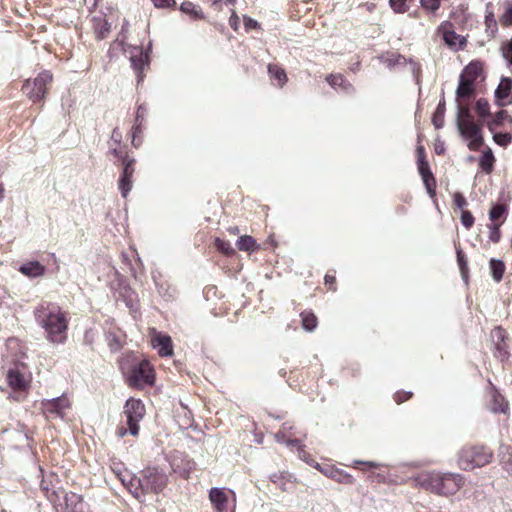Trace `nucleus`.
I'll use <instances>...</instances> for the list:
<instances>
[{
    "label": "nucleus",
    "mask_w": 512,
    "mask_h": 512,
    "mask_svg": "<svg viewBox=\"0 0 512 512\" xmlns=\"http://www.w3.org/2000/svg\"><path fill=\"white\" fill-rule=\"evenodd\" d=\"M36 324L43 329L45 339L56 345H63L68 338L69 319L61 307L54 302L41 301L33 309Z\"/></svg>",
    "instance_id": "1"
},
{
    "label": "nucleus",
    "mask_w": 512,
    "mask_h": 512,
    "mask_svg": "<svg viewBox=\"0 0 512 512\" xmlns=\"http://www.w3.org/2000/svg\"><path fill=\"white\" fill-rule=\"evenodd\" d=\"M168 483V475L159 467H146L140 471L139 476H130L128 490L140 502L144 501L146 494H159Z\"/></svg>",
    "instance_id": "2"
},
{
    "label": "nucleus",
    "mask_w": 512,
    "mask_h": 512,
    "mask_svg": "<svg viewBox=\"0 0 512 512\" xmlns=\"http://www.w3.org/2000/svg\"><path fill=\"white\" fill-rule=\"evenodd\" d=\"M421 487L437 495H454L464 485L465 479L459 473L430 472L418 478Z\"/></svg>",
    "instance_id": "3"
},
{
    "label": "nucleus",
    "mask_w": 512,
    "mask_h": 512,
    "mask_svg": "<svg viewBox=\"0 0 512 512\" xmlns=\"http://www.w3.org/2000/svg\"><path fill=\"white\" fill-rule=\"evenodd\" d=\"M493 452L483 445L464 446L458 454V465L462 470L471 471L491 462Z\"/></svg>",
    "instance_id": "4"
},
{
    "label": "nucleus",
    "mask_w": 512,
    "mask_h": 512,
    "mask_svg": "<svg viewBox=\"0 0 512 512\" xmlns=\"http://www.w3.org/2000/svg\"><path fill=\"white\" fill-rule=\"evenodd\" d=\"M483 72V64L479 60L471 61L459 76V83L456 89V99L464 100L475 96V82Z\"/></svg>",
    "instance_id": "5"
},
{
    "label": "nucleus",
    "mask_w": 512,
    "mask_h": 512,
    "mask_svg": "<svg viewBox=\"0 0 512 512\" xmlns=\"http://www.w3.org/2000/svg\"><path fill=\"white\" fill-rule=\"evenodd\" d=\"M145 405L140 399L129 398L126 400L124 405V414L126 416V422L128 428L124 427L117 428V435L123 437L127 433L132 436L139 434V423L145 416Z\"/></svg>",
    "instance_id": "6"
},
{
    "label": "nucleus",
    "mask_w": 512,
    "mask_h": 512,
    "mask_svg": "<svg viewBox=\"0 0 512 512\" xmlns=\"http://www.w3.org/2000/svg\"><path fill=\"white\" fill-rule=\"evenodd\" d=\"M110 288L116 300L123 301L130 311H138V295L131 288L125 276L115 271L113 279L110 282Z\"/></svg>",
    "instance_id": "7"
},
{
    "label": "nucleus",
    "mask_w": 512,
    "mask_h": 512,
    "mask_svg": "<svg viewBox=\"0 0 512 512\" xmlns=\"http://www.w3.org/2000/svg\"><path fill=\"white\" fill-rule=\"evenodd\" d=\"M124 379L129 387L143 389L154 384V369L147 359H142Z\"/></svg>",
    "instance_id": "8"
},
{
    "label": "nucleus",
    "mask_w": 512,
    "mask_h": 512,
    "mask_svg": "<svg viewBox=\"0 0 512 512\" xmlns=\"http://www.w3.org/2000/svg\"><path fill=\"white\" fill-rule=\"evenodd\" d=\"M152 42H149L146 49L142 46L128 45L125 54L129 55V60L133 71L136 73L137 82L140 83L144 79V70L150 65V52Z\"/></svg>",
    "instance_id": "9"
},
{
    "label": "nucleus",
    "mask_w": 512,
    "mask_h": 512,
    "mask_svg": "<svg viewBox=\"0 0 512 512\" xmlns=\"http://www.w3.org/2000/svg\"><path fill=\"white\" fill-rule=\"evenodd\" d=\"M52 73L48 70L40 72L33 80H26L22 86L23 92L33 102L44 99L47 85L52 81Z\"/></svg>",
    "instance_id": "10"
},
{
    "label": "nucleus",
    "mask_w": 512,
    "mask_h": 512,
    "mask_svg": "<svg viewBox=\"0 0 512 512\" xmlns=\"http://www.w3.org/2000/svg\"><path fill=\"white\" fill-rule=\"evenodd\" d=\"M460 135L469 141L468 148L470 150H478L483 144L482 126L479 123H469L468 125H458Z\"/></svg>",
    "instance_id": "11"
},
{
    "label": "nucleus",
    "mask_w": 512,
    "mask_h": 512,
    "mask_svg": "<svg viewBox=\"0 0 512 512\" xmlns=\"http://www.w3.org/2000/svg\"><path fill=\"white\" fill-rule=\"evenodd\" d=\"M315 468L319 470L326 477L341 483V484H349L352 485L355 483V478L348 472L337 468L330 464H319L315 463Z\"/></svg>",
    "instance_id": "12"
},
{
    "label": "nucleus",
    "mask_w": 512,
    "mask_h": 512,
    "mask_svg": "<svg viewBox=\"0 0 512 512\" xmlns=\"http://www.w3.org/2000/svg\"><path fill=\"white\" fill-rule=\"evenodd\" d=\"M118 179V189L123 198H126L132 190V178L135 172V159L126 160Z\"/></svg>",
    "instance_id": "13"
},
{
    "label": "nucleus",
    "mask_w": 512,
    "mask_h": 512,
    "mask_svg": "<svg viewBox=\"0 0 512 512\" xmlns=\"http://www.w3.org/2000/svg\"><path fill=\"white\" fill-rule=\"evenodd\" d=\"M495 104L499 107L512 104V78L503 76L494 92Z\"/></svg>",
    "instance_id": "14"
},
{
    "label": "nucleus",
    "mask_w": 512,
    "mask_h": 512,
    "mask_svg": "<svg viewBox=\"0 0 512 512\" xmlns=\"http://www.w3.org/2000/svg\"><path fill=\"white\" fill-rule=\"evenodd\" d=\"M152 279L154 281V284L157 288L158 294L165 300V301H173L178 296V291L175 286H173L169 281L163 278L161 273L159 272H153L152 273Z\"/></svg>",
    "instance_id": "15"
},
{
    "label": "nucleus",
    "mask_w": 512,
    "mask_h": 512,
    "mask_svg": "<svg viewBox=\"0 0 512 512\" xmlns=\"http://www.w3.org/2000/svg\"><path fill=\"white\" fill-rule=\"evenodd\" d=\"M43 411L47 416L64 417V410L69 406V401L64 396L46 400L42 403Z\"/></svg>",
    "instance_id": "16"
},
{
    "label": "nucleus",
    "mask_w": 512,
    "mask_h": 512,
    "mask_svg": "<svg viewBox=\"0 0 512 512\" xmlns=\"http://www.w3.org/2000/svg\"><path fill=\"white\" fill-rule=\"evenodd\" d=\"M418 172L423 180L427 194L433 198L436 195V179L428 161L417 162Z\"/></svg>",
    "instance_id": "17"
},
{
    "label": "nucleus",
    "mask_w": 512,
    "mask_h": 512,
    "mask_svg": "<svg viewBox=\"0 0 512 512\" xmlns=\"http://www.w3.org/2000/svg\"><path fill=\"white\" fill-rule=\"evenodd\" d=\"M152 346L161 357H170L174 353L172 339L166 334L157 333L152 339Z\"/></svg>",
    "instance_id": "18"
},
{
    "label": "nucleus",
    "mask_w": 512,
    "mask_h": 512,
    "mask_svg": "<svg viewBox=\"0 0 512 512\" xmlns=\"http://www.w3.org/2000/svg\"><path fill=\"white\" fill-rule=\"evenodd\" d=\"M141 360L136 353L133 351H127L122 354V356L118 360L119 369L125 377L129 372L132 371L134 367L141 363Z\"/></svg>",
    "instance_id": "19"
},
{
    "label": "nucleus",
    "mask_w": 512,
    "mask_h": 512,
    "mask_svg": "<svg viewBox=\"0 0 512 512\" xmlns=\"http://www.w3.org/2000/svg\"><path fill=\"white\" fill-rule=\"evenodd\" d=\"M496 333H497L498 340L494 344L495 348H494L493 354H494V357L497 358L499 361L505 362L508 360V358L510 356V353L508 351V346L504 341L505 331L501 327H498L496 329Z\"/></svg>",
    "instance_id": "20"
},
{
    "label": "nucleus",
    "mask_w": 512,
    "mask_h": 512,
    "mask_svg": "<svg viewBox=\"0 0 512 512\" xmlns=\"http://www.w3.org/2000/svg\"><path fill=\"white\" fill-rule=\"evenodd\" d=\"M328 84L336 90H340L346 94L355 92L354 86L341 74H330L326 77Z\"/></svg>",
    "instance_id": "21"
},
{
    "label": "nucleus",
    "mask_w": 512,
    "mask_h": 512,
    "mask_svg": "<svg viewBox=\"0 0 512 512\" xmlns=\"http://www.w3.org/2000/svg\"><path fill=\"white\" fill-rule=\"evenodd\" d=\"M209 499L218 512L226 511L228 498L222 488H211L209 491Z\"/></svg>",
    "instance_id": "22"
},
{
    "label": "nucleus",
    "mask_w": 512,
    "mask_h": 512,
    "mask_svg": "<svg viewBox=\"0 0 512 512\" xmlns=\"http://www.w3.org/2000/svg\"><path fill=\"white\" fill-rule=\"evenodd\" d=\"M19 272L29 278H37L45 274L46 267L39 261H29L19 267Z\"/></svg>",
    "instance_id": "23"
},
{
    "label": "nucleus",
    "mask_w": 512,
    "mask_h": 512,
    "mask_svg": "<svg viewBox=\"0 0 512 512\" xmlns=\"http://www.w3.org/2000/svg\"><path fill=\"white\" fill-rule=\"evenodd\" d=\"M443 40L445 44L454 51L464 49L466 46V39L457 34L454 30H448L443 33Z\"/></svg>",
    "instance_id": "24"
},
{
    "label": "nucleus",
    "mask_w": 512,
    "mask_h": 512,
    "mask_svg": "<svg viewBox=\"0 0 512 512\" xmlns=\"http://www.w3.org/2000/svg\"><path fill=\"white\" fill-rule=\"evenodd\" d=\"M7 382L13 390L22 391L27 387V383L23 374L17 369L8 370Z\"/></svg>",
    "instance_id": "25"
},
{
    "label": "nucleus",
    "mask_w": 512,
    "mask_h": 512,
    "mask_svg": "<svg viewBox=\"0 0 512 512\" xmlns=\"http://www.w3.org/2000/svg\"><path fill=\"white\" fill-rule=\"evenodd\" d=\"M64 502L67 512H83V498L81 495L70 492L65 493Z\"/></svg>",
    "instance_id": "26"
},
{
    "label": "nucleus",
    "mask_w": 512,
    "mask_h": 512,
    "mask_svg": "<svg viewBox=\"0 0 512 512\" xmlns=\"http://www.w3.org/2000/svg\"><path fill=\"white\" fill-rule=\"evenodd\" d=\"M505 122L512 125V116L509 115L508 111L501 109L496 112L491 121L487 123L489 131L494 132L497 128L503 126Z\"/></svg>",
    "instance_id": "27"
},
{
    "label": "nucleus",
    "mask_w": 512,
    "mask_h": 512,
    "mask_svg": "<svg viewBox=\"0 0 512 512\" xmlns=\"http://www.w3.org/2000/svg\"><path fill=\"white\" fill-rule=\"evenodd\" d=\"M445 111L446 103L444 98V91H442V97L432 116V123L436 129H441L444 126Z\"/></svg>",
    "instance_id": "28"
},
{
    "label": "nucleus",
    "mask_w": 512,
    "mask_h": 512,
    "mask_svg": "<svg viewBox=\"0 0 512 512\" xmlns=\"http://www.w3.org/2000/svg\"><path fill=\"white\" fill-rule=\"evenodd\" d=\"M146 114H147V106L145 104H140L136 110L134 124L131 129L132 132L143 133V131L145 129L144 124H145Z\"/></svg>",
    "instance_id": "29"
},
{
    "label": "nucleus",
    "mask_w": 512,
    "mask_h": 512,
    "mask_svg": "<svg viewBox=\"0 0 512 512\" xmlns=\"http://www.w3.org/2000/svg\"><path fill=\"white\" fill-rule=\"evenodd\" d=\"M495 157L490 148L482 153L479 158V166L483 172L490 174L494 168Z\"/></svg>",
    "instance_id": "30"
},
{
    "label": "nucleus",
    "mask_w": 512,
    "mask_h": 512,
    "mask_svg": "<svg viewBox=\"0 0 512 512\" xmlns=\"http://www.w3.org/2000/svg\"><path fill=\"white\" fill-rule=\"evenodd\" d=\"M268 73L273 81L277 82L279 87H282L287 82V75L279 65L269 64Z\"/></svg>",
    "instance_id": "31"
},
{
    "label": "nucleus",
    "mask_w": 512,
    "mask_h": 512,
    "mask_svg": "<svg viewBox=\"0 0 512 512\" xmlns=\"http://www.w3.org/2000/svg\"><path fill=\"white\" fill-rule=\"evenodd\" d=\"M492 278L495 282L499 283L505 272V263L501 259L492 258L489 262Z\"/></svg>",
    "instance_id": "32"
},
{
    "label": "nucleus",
    "mask_w": 512,
    "mask_h": 512,
    "mask_svg": "<svg viewBox=\"0 0 512 512\" xmlns=\"http://www.w3.org/2000/svg\"><path fill=\"white\" fill-rule=\"evenodd\" d=\"M456 123L458 125H468L474 123L471 110L467 105H458L456 113Z\"/></svg>",
    "instance_id": "33"
},
{
    "label": "nucleus",
    "mask_w": 512,
    "mask_h": 512,
    "mask_svg": "<svg viewBox=\"0 0 512 512\" xmlns=\"http://www.w3.org/2000/svg\"><path fill=\"white\" fill-rule=\"evenodd\" d=\"M508 214V207L505 204L495 203L489 210V219L492 223H499L498 220L506 218Z\"/></svg>",
    "instance_id": "34"
},
{
    "label": "nucleus",
    "mask_w": 512,
    "mask_h": 512,
    "mask_svg": "<svg viewBox=\"0 0 512 512\" xmlns=\"http://www.w3.org/2000/svg\"><path fill=\"white\" fill-rule=\"evenodd\" d=\"M302 327L305 331L312 332L316 329L318 320L312 311H303L300 314Z\"/></svg>",
    "instance_id": "35"
},
{
    "label": "nucleus",
    "mask_w": 512,
    "mask_h": 512,
    "mask_svg": "<svg viewBox=\"0 0 512 512\" xmlns=\"http://www.w3.org/2000/svg\"><path fill=\"white\" fill-rule=\"evenodd\" d=\"M236 246L240 251L250 252L258 248L256 240L249 235L240 236L236 241Z\"/></svg>",
    "instance_id": "36"
},
{
    "label": "nucleus",
    "mask_w": 512,
    "mask_h": 512,
    "mask_svg": "<svg viewBox=\"0 0 512 512\" xmlns=\"http://www.w3.org/2000/svg\"><path fill=\"white\" fill-rule=\"evenodd\" d=\"M180 10L183 13L190 15L194 20L204 19L205 17L202 10L190 1H184L180 6Z\"/></svg>",
    "instance_id": "37"
},
{
    "label": "nucleus",
    "mask_w": 512,
    "mask_h": 512,
    "mask_svg": "<svg viewBox=\"0 0 512 512\" xmlns=\"http://www.w3.org/2000/svg\"><path fill=\"white\" fill-rule=\"evenodd\" d=\"M381 61L388 67L394 68L397 65H401L405 63V57L399 53H388L386 56L380 57Z\"/></svg>",
    "instance_id": "38"
},
{
    "label": "nucleus",
    "mask_w": 512,
    "mask_h": 512,
    "mask_svg": "<svg viewBox=\"0 0 512 512\" xmlns=\"http://www.w3.org/2000/svg\"><path fill=\"white\" fill-rule=\"evenodd\" d=\"M105 339L107 345L112 353L118 352L121 350L123 344L115 332L108 331L105 333Z\"/></svg>",
    "instance_id": "39"
},
{
    "label": "nucleus",
    "mask_w": 512,
    "mask_h": 512,
    "mask_svg": "<svg viewBox=\"0 0 512 512\" xmlns=\"http://www.w3.org/2000/svg\"><path fill=\"white\" fill-rule=\"evenodd\" d=\"M214 245L220 253L226 256H232L236 253L235 249L232 247L229 241L221 239L219 237L215 238Z\"/></svg>",
    "instance_id": "40"
},
{
    "label": "nucleus",
    "mask_w": 512,
    "mask_h": 512,
    "mask_svg": "<svg viewBox=\"0 0 512 512\" xmlns=\"http://www.w3.org/2000/svg\"><path fill=\"white\" fill-rule=\"evenodd\" d=\"M125 50H128V44L123 42V40H120L117 38L109 47L107 55L110 59H113L118 56L120 52H124Z\"/></svg>",
    "instance_id": "41"
},
{
    "label": "nucleus",
    "mask_w": 512,
    "mask_h": 512,
    "mask_svg": "<svg viewBox=\"0 0 512 512\" xmlns=\"http://www.w3.org/2000/svg\"><path fill=\"white\" fill-rule=\"evenodd\" d=\"M476 113L483 119L491 116L489 102L485 98H479L475 104Z\"/></svg>",
    "instance_id": "42"
},
{
    "label": "nucleus",
    "mask_w": 512,
    "mask_h": 512,
    "mask_svg": "<svg viewBox=\"0 0 512 512\" xmlns=\"http://www.w3.org/2000/svg\"><path fill=\"white\" fill-rule=\"evenodd\" d=\"M494 142L501 146L507 147L512 143V133L510 132H492Z\"/></svg>",
    "instance_id": "43"
},
{
    "label": "nucleus",
    "mask_w": 512,
    "mask_h": 512,
    "mask_svg": "<svg viewBox=\"0 0 512 512\" xmlns=\"http://www.w3.org/2000/svg\"><path fill=\"white\" fill-rule=\"evenodd\" d=\"M108 154L113 155L116 160L114 161V164L121 163L122 165L126 163V160L134 159L133 157H130L127 153L121 151L117 146L111 147L108 150Z\"/></svg>",
    "instance_id": "44"
},
{
    "label": "nucleus",
    "mask_w": 512,
    "mask_h": 512,
    "mask_svg": "<svg viewBox=\"0 0 512 512\" xmlns=\"http://www.w3.org/2000/svg\"><path fill=\"white\" fill-rule=\"evenodd\" d=\"M503 222L491 223L488 225L489 228V240L493 243H498L501 239L500 227Z\"/></svg>",
    "instance_id": "45"
},
{
    "label": "nucleus",
    "mask_w": 512,
    "mask_h": 512,
    "mask_svg": "<svg viewBox=\"0 0 512 512\" xmlns=\"http://www.w3.org/2000/svg\"><path fill=\"white\" fill-rule=\"evenodd\" d=\"M421 7L430 13H435L441 5V0H420Z\"/></svg>",
    "instance_id": "46"
},
{
    "label": "nucleus",
    "mask_w": 512,
    "mask_h": 512,
    "mask_svg": "<svg viewBox=\"0 0 512 512\" xmlns=\"http://www.w3.org/2000/svg\"><path fill=\"white\" fill-rule=\"evenodd\" d=\"M503 469L512 476V449L507 448L501 458Z\"/></svg>",
    "instance_id": "47"
},
{
    "label": "nucleus",
    "mask_w": 512,
    "mask_h": 512,
    "mask_svg": "<svg viewBox=\"0 0 512 512\" xmlns=\"http://www.w3.org/2000/svg\"><path fill=\"white\" fill-rule=\"evenodd\" d=\"M389 5L395 13H405L408 10L407 0H389Z\"/></svg>",
    "instance_id": "48"
},
{
    "label": "nucleus",
    "mask_w": 512,
    "mask_h": 512,
    "mask_svg": "<svg viewBox=\"0 0 512 512\" xmlns=\"http://www.w3.org/2000/svg\"><path fill=\"white\" fill-rule=\"evenodd\" d=\"M475 222V218L469 210H462L461 223L466 229H470Z\"/></svg>",
    "instance_id": "49"
},
{
    "label": "nucleus",
    "mask_w": 512,
    "mask_h": 512,
    "mask_svg": "<svg viewBox=\"0 0 512 512\" xmlns=\"http://www.w3.org/2000/svg\"><path fill=\"white\" fill-rule=\"evenodd\" d=\"M456 255H457V263H458L459 269L467 270L468 269L467 257L460 247L456 248Z\"/></svg>",
    "instance_id": "50"
},
{
    "label": "nucleus",
    "mask_w": 512,
    "mask_h": 512,
    "mask_svg": "<svg viewBox=\"0 0 512 512\" xmlns=\"http://www.w3.org/2000/svg\"><path fill=\"white\" fill-rule=\"evenodd\" d=\"M298 456L299 458L306 462L308 465L312 466L315 468V463H317L312 457L311 455L304 449V447H300V449H298Z\"/></svg>",
    "instance_id": "51"
},
{
    "label": "nucleus",
    "mask_w": 512,
    "mask_h": 512,
    "mask_svg": "<svg viewBox=\"0 0 512 512\" xmlns=\"http://www.w3.org/2000/svg\"><path fill=\"white\" fill-rule=\"evenodd\" d=\"M502 57L506 60L507 65L512 67V48L506 44H502L500 48Z\"/></svg>",
    "instance_id": "52"
},
{
    "label": "nucleus",
    "mask_w": 512,
    "mask_h": 512,
    "mask_svg": "<svg viewBox=\"0 0 512 512\" xmlns=\"http://www.w3.org/2000/svg\"><path fill=\"white\" fill-rule=\"evenodd\" d=\"M485 24L487 29H492L493 31L497 29V22L492 11H486Z\"/></svg>",
    "instance_id": "53"
},
{
    "label": "nucleus",
    "mask_w": 512,
    "mask_h": 512,
    "mask_svg": "<svg viewBox=\"0 0 512 512\" xmlns=\"http://www.w3.org/2000/svg\"><path fill=\"white\" fill-rule=\"evenodd\" d=\"M96 331L92 328L87 329L83 336V343L87 346H92L95 342Z\"/></svg>",
    "instance_id": "54"
},
{
    "label": "nucleus",
    "mask_w": 512,
    "mask_h": 512,
    "mask_svg": "<svg viewBox=\"0 0 512 512\" xmlns=\"http://www.w3.org/2000/svg\"><path fill=\"white\" fill-rule=\"evenodd\" d=\"M453 201H454V204L462 210H464V207L467 205L466 198L464 197V195L461 192L454 193Z\"/></svg>",
    "instance_id": "55"
},
{
    "label": "nucleus",
    "mask_w": 512,
    "mask_h": 512,
    "mask_svg": "<svg viewBox=\"0 0 512 512\" xmlns=\"http://www.w3.org/2000/svg\"><path fill=\"white\" fill-rule=\"evenodd\" d=\"M502 25L512 26V4L506 9L500 19Z\"/></svg>",
    "instance_id": "56"
},
{
    "label": "nucleus",
    "mask_w": 512,
    "mask_h": 512,
    "mask_svg": "<svg viewBox=\"0 0 512 512\" xmlns=\"http://www.w3.org/2000/svg\"><path fill=\"white\" fill-rule=\"evenodd\" d=\"M412 397V392L411 391H407V392H404V391H397L395 394H394V400L396 403L400 404L408 399H410Z\"/></svg>",
    "instance_id": "57"
},
{
    "label": "nucleus",
    "mask_w": 512,
    "mask_h": 512,
    "mask_svg": "<svg viewBox=\"0 0 512 512\" xmlns=\"http://www.w3.org/2000/svg\"><path fill=\"white\" fill-rule=\"evenodd\" d=\"M156 8H170L175 5V0H151Z\"/></svg>",
    "instance_id": "58"
},
{
    "label": "nucleus",
    "mask_w": 512,
    "mask_h": 512,
    "mask_svg": "<svg viewBox=\"0 0 512 512\" xmlns=\"http://www.w3.org/2000/svg\"><path fill=\"white\" fill-rule=\"evenodd\" d=\"M244 27H245L246 31H249L251 29L259 28L260 24L256 20H254L248 16H244Z\"/></svg>",
    "instance_id": "59"
},
{
    "label": "nucleus",
    "mask_w": 512,
    "mask_h": 512,
    "mask_svg": "<svg viewBox=\"0 0 512 512\" xmlns=\"http://www.w3.org/2000/svg\"><path fill=\"white\" fill-rule=\"evenodd\" d=\"M121 140H122V134L119 130V128H114L112 133H111V137H110V142H113L116 146H119L120 143H121Z\"/></svg>",
    "instance_id": "60"
},
{
    "label": "nucleus",
    "mask_w": 512,
    "mask_h": 512,
    "mask_svg": "<svg viewBox=\"0 0 512 512\" xmlns=\"http://www.w3.org/2000/svg\"><path fill=\"white\" fill-rule=\"evenodd\" d=\"M110 28V24L107 21H104V23L97 32V38L104 39L106 37V34L110 31Z\"/></svg>",
    "instance_id": "61"
},
{
    "label": "nucleus",
    "mask_w": 512,
    "mask_h": 512,
    "mask_svg": "<svg viewBox=\"0 0 512 512\" xmlns=\"http://www.w3.org/2000/svg\"><path fill=\"white\" fill-rule=\"evenodd\" d=\"M239 23H240V21H239V17H238V15L236 14V12L233 10V11H232V14H231V16H230V18H229V25L231 26V28H232L233 30L237 31V30H238V28H239Z\"/></svg>",
    "instance_id": "62"
},
{
    "label": "nucleus",
    "mask_w": 512,
    "mask_h": 512,
    "mask_svg": "<svg viewBox=\"0 0 512 512\" xmlns=\"http://www.w3.org/2000/svg\"><path fill=\"white\" fill-rule=\"evenodd\" d=\"M354 464L355 465H364L368 469H377V468H379L381 466V464H379L377 462H373V461H360V460H355Z\"/></svg>",
    "instance_id": "63"
},
{
    "label": "nucleus",
    "mask_w": 512,
    "mask_h": 512,
    "mask_svg": "<svg viewBox=\"0 0 512 512\" xmlns=\"http://www.w3.org/2000/svg\"><path fill=\"white\" fill-rule=\"evenodd\" d=\"M194 466H195V463L188 460L186 463V467L180 472V475L183 478H188L190 475V472L194 468Z\"/></svg>",
    "instance_id": "64"
}]
</instances>
